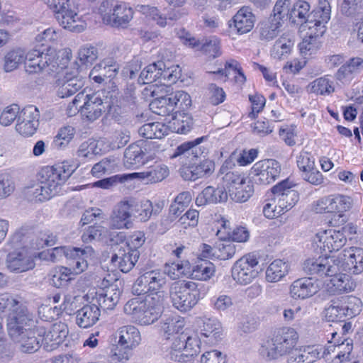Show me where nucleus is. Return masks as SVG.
Listing matches in <instances>:
<instances>
[{"label": "nucleus", "mask_w": 363, "mask_h": 363, "mask_svg": "<svg viewBox=\"0 0 363 363\" xmlns=\"http://www.w3.org/2000/svg\"><path fill=\"white\" fill-rule=\"evenodd\" d=\"M150 109L155 114L166 116L173 113V106L169 96L155 99L150 104Z\"/></svg>", "instance_id": "obj_56"}, {"label": "nucleus", "mask_w": 363, "mask_h": 363, "mask_svg": "<svg viewBox=\"0 0 363 363\" xmlns=\"http://www.w3.org/2000/svg\"><path fill=\"white\" fill-rule=\"evenodd\" d=\"M331 7L328 0H318L317 8L312 11L311 18L307 22L311 28L316 30L317 35H323L325 32V24L330 18Z\"/></svg>", "instance_id": "obj_25"}, {"label": "nucleus", "mask_w": 363, "mask_h": 363, "mask_svg": "<svg viewBox=\"0 0 363 363\" xmlns=\"http://www.w3.org/2000/svg\"><path fill=\"white\" fill-rule=\"evenodd\" d=\"M337 260L340 262L342 271L359 274L363 272V249L350 247L340 254Z\"/></svg>", "instance_id": "obj_23"}, {"label": "nucleus", "mask_w": 363, "mask_h": 363, "mask_svg": "<svg viewBox=\"0 0 363 363\" xmlns=\"http://www.w3.org/2000/svg\"><path fill=\"white\" fill-rule=\"evenodd\" d=\"M169 174V167L162 163H157L140 172L115 175V182L125 183L137 179L144 184H155L164 180Z\"/></svg>", "instance_id": "obj_13"}, {"label": "nucleus", "mask_w": 363, "mask_h": 363, "mask_svg": "<svg viewBox=\"0 0 363 363\" xmlns=\"http://www.w3.org/2000/svg\"><path fill=\"white\" fill-rule=\"evenodd\" d=\"M46 4L56 13L59 24L64 28L76 33H81L86 28V23L81 20L69 0H47Z\"/></svg>", "instance_id": "obj_8"}, {"label": "nucleus", "mask_w": 363, "mask_h": 363, "mask_svg": "<svg viewBox=\"0 0 363 363\" xmlns=\"http://www.w3.org/2000/svg\"><path fill=\"white\" fill-rule=\"evenodd\" d=\"M74 134L75 130L72 126L67 125L61 128L54 139V147L57 148L65 147L72 140Z\"/></svg>", "instance_id": "obj_62"}, {"label": "nucleus", "mask_w": 363, "mask_h": 363, "mask_svg": "<svg viewBox=\"0 0 363 363\" xmlns=\"http://www.w3.org/2000/svg\"><path fill=\"white\" fill-rule=\"evenodd\" d=\"M132 9L125 3L115 5V27L125 28L133 18Z\"/></svg>", "instance_id": "obj_55"}, {"label": "nucleus", "mask_w": 363, "mask_h": 363, "mask_svg": "<svg viewBox=\"0 0 363 363\" xmlns=\"http://www.w3.org/2000/svg\"><path fill=\"white\" fill-rule=\"evenodd\" d=\"M253 193V184L246 178L242 184H240L236 188H233L228 195L235 202L243 203L247 201L252 196Z\"/></svg>", "instance_id": "obj_45"}, {"label": "nucleus", "mask_w": 363, "mask_h": 363, "mask_svg": "<svg viewBox=\"0 0 363 363\" xmlns=\"http://www.w3.org/2000/svg\"><path fill=\"white\" fill-rule=\"evenodd\" d=\"M340 264L333 257L309 258L303 262V269L308 274L323 277L338 272Z\"/></svg>", "instance_id": "obj_18"}, {"label": "nucleus", "mask_w": 363, "mask_h": 363, "mask_svg": "<svg viewBox=\"0 0 363 363\" xmlns=\"http://www.w3.org/2000/svg\"><path fill=\"white\" fill-rule=\"evenodd\" d=\"M169 99L173 106V112L177 109L176 113L185 111L191 105V96L184 91H175Z\"/></svg>", "instance_id": "obj_51"}, {"label": "nucleus", "mask_w": 363, "mask_h": 363, "mask_svg": "<svg viewBox=\"0 0 363 363\" xmlns=\"http://www.w3.org/2000/svg\"><path fill=\"white\" fill-rule=\"evenodd\" d=\"M117 337L115 363H126L132 355L133 349L140 342V332L135 326L125 325L118 330Z\"/></svg>", "instance_id": "obj_10"}, {"label": "nucleus", "mask_w": 363, "mask_h": 363, "mask_svg": "<svg viewBox=\"0 0 363 363\" xmlns=\"http://www.w3.org/2000/svg\"><path fill=\"white\" fill-rule=\"evenodd\" d=\"M74 169L67 162L46 167L40 172V181L51 197L60 192L61 186L72 174Z\"/></svg>", "instance_id": "obj_7"}, {"label": "nucleus", "mask_w": 363, "mask_h": 363, "mask_svg": "<svg viewBox=\"0 0 363 363\" xmlns=\"http://www.w3.org/2000/svg\"><path fill=\"white\" fill-rule=\"evenodd\" d=\"M215 265L207 260H199L191 271L192 279L200 281H208L215 275Z\"/></svg>", "instance_id": "obj_42"}, {"label": "nucleus", "mask_w": 363, "mask_h": 363, "mask_svg": "<svg viewBox=\"0 0 363 363\" xmlns=\"http://www.w3.org/2000/svg\"><path fill=\"white\" fill-rule=\"evenodd\" d=\"M347 239L340 230L329 229L318 232L315 238V242L320 250L332 252L337 251L346 243Z\"/></svg>", "instance_id": "obj_22"}, {"label": "nucleus", "mask_w": 363, "mask_h": 363, "mask_svg": "<svg viewBox=\"0 0 363 363\" xmlns=\"http://www.w3.org/2000/svg\"><path fill=\"white\" fill-rule=\"evenodd\" d=\"M40 111L33 105L24 107L19 113L16 124V131L24 137L32 136L39 126Z\"/></svg>", "instance_id": "obj_19"}, {"label": "nucleus", "mask_w": 363, "mask_h": 363, "mask_svg": "<svg viewBox=\"0 0 363 363\" xmlns=\"http://www.w3.org/2000/svg\"><path fill=\"white\" fill-rule=\"evenodd\" d=\"M255 17L252 9L248 6H242L233 18V24H230L231 28L235 29L239 35L250 32L254 27Z\"/></svg>", "instance_id": "obj_27"}, {"label": "nucleus", "mask_w": 363, "mask_h": 363, "mask_svg": "<svg viewBox=\"0 0 363 363\" xmlns=\"http://www.w3.org/2000/svg\"><path fill=\"white\" fill-rule=\"evenodd\" d=\"M113 59H105L94 67L89 74V76L98 83H101L106 79H108V82H111L112 76L113 74Z\"/></svg>", "instance_id": "obj_37"}, {"label": "nucleus", "mask_w": 363, "mask_h": 363, "mask_svg": "<svg viewBox=\"0 0 363 363\" xmlns=\"http://www.w3.org/2000/svg\"><path fill=\"white\" fill-rule=\"evenodd\" d=\"M100 315V309L96 305H86L77 311L76 323L82 328H88L99 320Z\"/></svg>", "instance_id": "obj_31"}, {"label": "nucleus", "mask_w": 363, "mask_h": 363, "mask_svg": "<svg viewBox=\"0 0 363 363\" xmlns=\"http://www.w3.org/2000/svg\"><path fill=\"white\" fill-rule=\"evenodd\" d=\"M7 269L11 272L21 273L35 267L33 259L26 250L10 252L6 257Z\"/></svg>", "instance_id": "obj_26"}, {"label": "nucleus", "mask_w": 363, "mask_h": 363, "mask_svg": "<svg viewBox=\"0 0 363 363\" xmlns=\"http://www.w3.org/2000/svg\"><path fill=\"white\" fill-rule=\"evenodd\" d=\"M32 315H21L18 318L11 316L6 325L8 335L25 353H33L40 347L41 337L38 336L37 325L33 328Z\"/></svg>", "instance_id": "obj_2"}, {"label": "nucleus", "mask_w": 363, "mask_h": 363, "mask_svg": "<svg viewBox=\"0 0 363 363\" xmlns=\"http://www.w3.org/2000/svg\"><path fill=\"white\" fill-rule=\"evenodd\" d=\"M125 238L124 232L115 235V262L122 272H130L138 262L140 253L138 250H131L128 243L123 242Z\"/></svg>", "instance_id": "obj_16"}, {"label": "nucleus", "mask_w": 363, "mask_h": 363, "mask_svg": "<svg viewBox=\"0 0 363 363\" xmlns=\"http://www.w3.org/2000/svg\"><path fill=\"white\" fill-rule=\"evenodd\" d=\"M164 67V62L158 61L145 67L140 72L138 82L140 84H151L158 81L159 70Z\"/></svg>", "instance_id": "obj_53"}, {"label": "nucleus", "mask_w": 363, "mask_h": 363, "mask_svg": "<svg viewBox=\"0 0 363 363\" xmlns=\"http://www.w3.org/2000/svg\"><path fill=\"white\" fill-rule=\"evenodd\" d=\"M258 259L254 254L249 253L242 256L232 267L233 279L239 285L250 284L258 276Z\"/></svg>", "instance_id": "obj_12"}, {"label": "nucleus", "mask_w": 363, "mask_h": 363, "mask_svg": "<svg viewBox=\"0 0 363 363\" xmlns=\"http://www.w3.org/2000/svg\"><path fill=\"white\" fill-rule=\"evenodd\" d=\"M57 60V52L51 47L33 49L26 55L24 50L16 49L9 51L5 55L4 69L9 72L25 62L26 71L29 74H52L59 70Z\"/></svg>", "instance_id": "obj_1"}, {"label": "nucleus", "mask_w": 363, "mask_h": 363, "mask_svg": "<svg viewBox=\"0 0 363 363\" xmlns=\"http://www.w3.org/2000/svg\"><path fill=\"white\" fill-rule=\"evenodd\" d=\"M139 134L147 139H161L168 133L164 123L152 122L144 124L138 130Z\"/></svg>", "instance_id": "obj_40"}, {"label": "nucleus", "mask_w": 363, "mask_h": 363, "mask_svg": "<svg viewBox=\"0 0 363 363\" xmlns=\"http://www.w3.org/2000/svg\"><path fill=\"white\" fill-rule=\"evenodd\" d=\"M74 274L73 267L72 269L65 267H57L50 272L51 284L57 287L61 288L67 284L72 279V274Z\"/></svg>", "instance_id": "obj_47"}, {"label": "nucleus", "mask_w": 363, "mask_h": 363, "mask_svg": "<svg viewBox=\"0 0 363 363\" xmlns=\"http://www.w3.org/2000/svg\"><path fill=\"white\" fill-rule=\"evenodd\" d=\"M281 171L280 163L272 159L257 162L250 169V174L254 182L262 185H267L275 182Z\"/></svg>", "instance_id": "obj_15"}, {"label": "nucleus", "mask_w": 363, "mask_h": 363, "mask_svg": "<svg viewBox=\"0 0 363 363\" xmlns=\"http://www.w3.org/2000/svg\"><path fill=\"white\" fill-rule=\"evenodd\" d=\"M123 162L126 169H135L145 165L140 143H133L125 150Z\"/></svg>", "instance_id": "obj_32"}, {"label": "nucleus", "mask_w": 363, "mask_h": 363, "mask_svg": "<svg viewBox=\"0 0 363 363\" xmlns=\"http://www.w3.org/2000/svg\"><path fill=\"white\" fill-rule=\"evenodd\" d=\"M324 314L325 319L329 322L337 321L345 317V313H344L342 307V302L339 300L331 301L330 305L325 308Z\"/></svg>", "instance_id": "obj_63"}, {"label": "nucleus", "mask_w": 363, "mask_h": 363, "mask_svg": "<svg viewBox=\"0 0 363 363\" xmlns=\"http://www.w3.org/2000/svg\"><path fill=\"white\" fill-rule=\"evenodd\" d=\"M109 150L110 144L105 139L99 140L89 139L80 145L77 150V156L82 160H91L95 155L106 152Z\"/></svg>", "instance_id": "obj_28"}, {"label": "nucleus", "mask_w": 363, "mask_h": 363, "mask_svg": "<svg viewBox=\"0 0 363 363\" xmlns=\"http://www.w3.org/2000/svg\"><path fill=\"white\" fill-rule=\"evenodd\" d=\"M25 194L28 200L39 202H43L52 198L45 189L40 181V183L26 187Z\"/></svg>", "instance_id": "obj_59"}, {"label": "nucleus", "mask_w": 363, "mask_h": 363, "mask_svg": "<svg viewBox=\"0 0 363 363\" xmlns=\"http://www.w3.org/2000/svg\"><path fill=\"white\" fill-rule=\"evenodd\" d=\"M170 298L173 306L182 313L190 311L201 299L199 284L192 281H181L172 284Z\"/></svg>", "instance_id": "obj_6"}, {"label": "nucleus", "mask_w": 363, "mask_h": 363, "mask_svg": "<svg viewBox=\"0 0 363 363\" xmlns=\"http://www.w3.org/2000/svg\"><path fill=\"white\" fill-rule=\"evenodd\" d=\"M223 329L222 324L216 318H208L203 320L201 334L206 337H211L214 340L221 338Z\"/></svg>", "instance_id": "obj_49"}, {"label": "nucleus", "mask_w": 363, "mask_h": 363, "mask_svg": "<svg viewBox=\"0 0 363 363\" xmlns=\"http://www.w3.org/2000/svg\"><path fill=\"white\" fill-rule=\"evenodd\" d=\"M289 272V264L283 259H277L267 267L265 279L269 283H277L281 281Z\"/></svg>", "instance_id": "obj_33"}, {"label": "nucleus", "mask_w": 363, "mask_h": 363, "mask_svg": "<svg viewBox=\"0 0 363 363\" xmlns=\"http://www.w3.org/2000/svg\"><path fill=\"white\" fill-rule=\"evenodd\" d=\"M48 260L55 262L62 256L73 259V270L75 274H80L86 269L88 267V258L94 255V250L91 247H86L84 249L71 247H56L51 252H48Z\"/></svg>", "instance_id": "obj_9"}, {"label": "nucleus", "mask_w": 363, "mask_h": 363, "mask_svg": "<svg viewBox=\"0 0 363 363\" xmlns=\"http://www.w3.org/2000/svg\"><path fill=\"white\" fill-rule=\"evenodd\" d=\"M113 284V278L111 274H108L105 277L101 284V289L100 292L97 294L98 303L100 307L103 310H111L113 307V295L111 292L108 291H105L106 289H108L112 286Z\"/></svg>", "instance_id": "obj_44"}, {"label": "nucleus", "mask_w": 363, "mask_h": 363, "mask_svg": "<svg viewBox=\"0 0 363 363\" xmlns=\"http://www.w3.org/2000/svg\"><path fill=\"white\" fill-rule=\"evenodd\" d=\"M298 340V335L294 328H284L261 345L259 354L266 361L289 356L296 347Z\"/></svg>", "instance_id": "obj_5"}, {"label": "nucleus", "mask_w": 363, "mask_h": 363, "mask_svg": "<svg viewBox=\"0 0 363 363\" xmlns=\"http://www.w3.org/2000/svg\"><path fill=\"white\" fill-rule=\"evenodd\" d=\"M307 28L308 30L307 32L308 37L304 38L298 45L301 54L305 58L316 53L320 48V42L318 38L323 35L315 34L316 33L315 27L312 28L309 25H307Z\"/></svg>", "instance_id": "obj_35"}, {"label": "nucleus", "mask_w": 363, "mask_h": 363, "mask_svg": "<svg viewBox=\"0 0 363 363\" xmlns=\"http://www.w3.org/2000/svg\"><path fill=\"white\" fill-rule=\"evenodd\" d=\"M320 282L318 279L302 277L290 284L289 294L294 300H306L315 295L320 290Z\"/></svg>", "instance_id": "obj_20"}, {"label": "nucleus", "mask_w": 363, "mask_h": 363, "mask_svg": "<svg viewBox=\"0 0 363 363\" xmlns=\"http://www.w3.org/2000/svg\"><path fill=\"white\" fill-rule=\"evenodd\" d=\"M311 15V5L304 0L296 1L289 10V18L291 22L301 25L304 23V28H307V22Z\"/></svg>", "instance_id": "obj_30"}, {"label": "nucleus", "mask_w": 363, "mask_h": 363, "mask_svg": "<svg viewBox=\"0 0 363 363\" xmlns=\"http://www.w3.org/2000/svg\"><path fill=\"white\" fill-rule=\"evenodd\" d=\"M336 333L332 334L333 341H329L325 347L315 346L318 352V359L323 358L326 362H337L338 363V358L336 357V341L335 340Z\"/></svg>", "instance_id": "obj_60"}, {"label": "nucleus", "mask_w": 363, "mask_h": 363, "mask_svg": "<svg viewBox=\"0 0 363 363\" xmlns=\"http://www.w3.org/2000/svg\"><path fill=\"white\" fill-rule=\"evenodd\" d=\"M28 310L13 296L9 294H0V328H2V315L6 316V325L11 316L18 318L28 315Z\"/></svg>", "instance_id": "obj_24"}, {"label": "nucleus", "mask_w": 363, "mask_h": 363, "mask_svg": "<svg viewBox=\"0 0 363 363\" xmlns=\"http://www.w3.org/2000/svg\"><path fill=\"white\" fill-rule=\"evenodd\" d=\"M163 301V295L157 293L148 294L144 297L137 296L125 304L124 312L132 315L138 324L150 325L161 316Z\"/></svg>", "instance_id": "obj_3"}, {"label": "nucleus", "mask_w": 363, "mask_h": 363, "mask_svg": "<svg viewBox=\"0 0 363 363\" xmlns=\"http://www.w3.org/2000/svg\"><path fill=\"white\" fill-rule=\"evenodd\" d=\"M228 199V193L223 187H206L196 197V203L199 206L209 203L224 202Z\"/></svg>", "instance_id": "obj_29"}, {"label": "nucleus", "mask_w": 363, "mask_h": 363, "mask_svg": "<svg viewBox=\"0 0 363 363\" xmlns=\"http://www.w3.org/2000/svg\"><path fill=\"white\" fill-rule=\"evenodd\" d=\"M200 345L201 341L196 335L185 337L184 352L182 354H172V360L182 362L185 361L184 357L196 355L200 352Z\"/></svg>", "instance_id": "obj_43"}, {"label": "nucleus", "mask_w": 363, "mask_h": 363, "mask_svg": "<svg viewBox=\"0 0 363 363\" xmlns=\"http://www.w3.org/2000/svg\"><path fill=\"white\" fill-rule=\"evenodd\" d=\"M282 23L278 21L274 17H269L260 24L259 35L262 40L269 41L274 39L279 33Z\"/></svg>", "instance_id": "obj_48"}, {"label": "nucleus", "mask_w": 363, "mask_h": 363, "mask_svg": "<svg viewBox=\"0 0 363 363\" xmlns=\"http://www.w3.org/2000/svg\"><path fill=\"white\" fill-rule=\"evenodd\" d=\"M330 197V211L331 213H338L340 216L342 213L349 211L353 203L351 197L342 194L331 195Z\"/></svg>", "instance_id": "obj_54"}, {"label": "nucleus", "mask_w": 363, "mask_h": 363, "mask_svg": "<svg viewBox=\"0 0 363 363\" xmlns=\"http://www.w3.org/2000/svg\"><path fill=\"white\" fill-rule=\"evenodd\" d=\"M199 212L196 209H189L179 218L176 225L183 229L195 228L199 223Z\"/></svg>", "instance_id": "obj_64"}, {"label": "nucleus", "mask_w": 363, "mask_h": 363, "mask_svg": "<svg viewBox=\"0 0 363 363\" xmlns=\"http://www.w3.org/2000/svg\"><path fill=\"white\" fill-rule=\"evenodd\" d=\"M345 317L352 318L358 315L362 308L361 300L355 296H347L340 300Z\"/></svg>", "instance_id": "obj_58"}, {"label": "nucleus", "mask_w": 363, "mask_h": 363, "mask_svg": "<svg viewBox=\"0 0 363 363\" xmlns=\"http://www.w3.org/2000/svg\"><path fill=\"white\" fill-rule=\"evenodd\" d=\"M308 91L319 95H330L335 91L334 82L330 75H325L311 82Z\"/></svg>", "instance_id": "obj_39"}, {"label": "nucleus", "mask_w": 363, "mask_h": 363, "mask_svg": "<svg viewBox=\"0 0 363 363\" xmlns=\"http://www.w3.org/2000/svg\"><path fill=\"white\" fill-rule=\"evenodd\" d=\"M181 75V69L178 65L167 67L164 62V67L159 70L158 82L160 84L170 85L177 82Z\"/></svg>", "instance_id": "obj_52"}, {"label": "nucleus", "mask_w": 363, "mask_h": 363, "mask_svg": "<svg viewBox=\"0 0 363 363\" xmlns=\"http://www.w3.org/2000/svg\"><path fill=\"white\" fill-rule=\"evenodd\" d=\"M138 211L139 203L134 199H125L119 202L115 210V228H131V218L136 217Z\"/></svg>", "instance_id": "obj_21"}, {"label": "nucleus", "mask_w": 363, "mask_h": 363, "mask_svg": "<svg viewBox=\"0 0 363 363\" xmlns=\"http://www.w3.org/2000/svg\"><path fill=\"white\" fill-rule=\"evenodd\" d=\"M38 336L41 337V344L48 351L56 349L67 337L68 326L66 323L57 322L50 327L37 325Z\"/></svg>", "instance_id": "obj_14"}, {"label": "nucleus", "mask_w": 363, "mask_h": 363, "mask_svg": "<svg viewBox=\"0 0 363 363\" xmlns=\"http://www.w3.org/2000/svg\"><path fill=\"white\" fill-rule=\"evenodd\" d=\"M318 352L315 346H306L294 348L288 357V363H313L318 359Z\"/></svg>", "instance_id": "obj_34"}, {"label": "nucleus", "mask_w": 363, "mask_h": 363, "mask_svg": "<svg viewBox=\"0 0 363 363\" xmlns=\"http://www.w3.org/2000/svg\"><path fill=\"white\" fill-rule=\"evenodd\" d=\"M133 103V101L131 95L121 96L116 100L114 109L115 121L120 122L125 120Z\"/></svg>", "instance_id": "obj_57"}, {"label": "nucleus", "mask_w": 363, "mask_h": 363, "mask_svg": "<svg viewBox=\"0 0 363 363\" xmlns=\"http://www.w3.org/2000/svg\"><path fill=\"white\" fill-rule=\"evenodd\" d=\"M343 272L342 265L340 264V271L338 272L327 276L330 277V282L328 284V286L330 292L341 294L350 290V277Z\"/></svg>", "instance_id": "obj_38"}, {"label": "nucleus", "mask_w": 363, "mask_h": 363, "mask_svg": "<svg viewBox=\"0 0 363 363\" xmlns=\"http://www.w3.org/2000/svg\"><path fill=\"white\" fill-rule=\"evenodd\" d=\"M296 186L295 183L286 179L272 189L273 195L277 199V203L279 204L284 213L291 209L299 200L298 191L294 189Z\"/></svg>", "instance_id": "obj_17"}, {"label": "nucleus", "mask_w": 363, "mask_h": 363, "mask_svg": "<svg viewBox=\"0 0 363 363\" xmlns=\"http://www.w3.org/2000/svg\"><path fill=\"white\" fill-rule=\"evenodd\" d=\"M57 64L60 66L58 72L48 74L52 75L60 74L59 78L56 80L55 86L57 95L61 98L68 97L75 94L79 89L84 86V81L77 68H65V63Z\"/></svg>", "instance_id": "obj_11"}, {"label": "nucleus", "mask_w": 363, "mask_h": 363, "mask_svg": "<svg viewBox=\"0 0 363 363\" xmlns=\"http://www.w3.org/2000/svg\"><path fill=\"white\" fill-rule=\"evenodd\" d=\"M162 330L167 339L171 335L179 334L185 325L184 318L179 315H169L162 319Z\"/></svg>", "instance_id": "obj_41"}, {"label": "nucleus", "mask_w": 363, "mask_h": 363, "mask_svg": "<svg viewBox=\"0 0 363 363\" xmlns=\"http://www.w3.org/2000/svg\"><path fill=\"white\" fill-rule=\"evenodd\" d=\"M170 127L175 133L186 134L190 131L193 125L192 118L184 113H176L170 121Z\"/></svg>", "instance_id": "obj_46"}, {"label": "nucleus", "mask_w": 363, "mask_h": 363, "mask_svg": "<svg viewBox=\"0 0 363 363\" xmlns=\"http://www.w3.org/2000/svg\"><path fill=\"white\" fill-rule=\"evenodd\" d=\"M294 42L288 35H283L274 43L270 50L271 57L276 60L286 58L291 52Z\"/></svg>", "instance_id": "obj_36"}, {"label": "nucleus", "mask_w": 363, "mask_h": 363, "mask_svg": "<svg viewBox=\"0 0 363 363\" xmlns=\"http://www.w3.org/2000/svg\"><path fill=\"white\" fill-rule=\"evenodd\" d=\"M236 252V246L230 240H220L214 245L215 258L226 260L232 258Z\"/></svg>", "instance_id": "obj_50"}, {"label": "nucleus", "mask_w": 363, "mask_h": 363, "mask_svg": "<svg viewBox=\"0 0 363 363\" xmlns=\"http://www.w3.org/2000/svg\"><path fill=\"white\" fill-rule=\"evenodd\" d=\"M75 101H82L83 104L79 106L81 116L89 122L98 119L103 113L106 117H113L111 112L113 106L112 86L90 94L82 91L75 96Z\"/></svg>", "instance_id": "obj_4"}, {"label": "nucleus", "mask_w": 363, "mask_h": 363, "mask_svg": "<svg viewBox=\"0 0 363 363\" xmlns=\"http://www.w3.org/2000/svg\"><path fill=\"white\" fill-rule=\"evenodd\" d=\"M145 279L144 281L147 282L150 294L157 293L161 294L158 291L166 283V279L163 274L151 271L145 273Z\"/></svg>", "instance_id": "obj_61"}]
</instances>
